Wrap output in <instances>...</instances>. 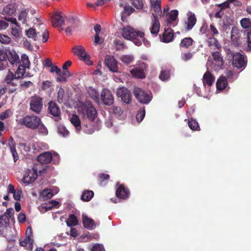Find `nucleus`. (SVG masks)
Instances as JSON below:
<instances>
[{
	"label": "nucleus",
	"instance_id": "f257e3e1",
	"mask_svg": "<svg viewBox=\"0 0 251 251\" xmlns=\"http://www.w3.org/2000/svg\"><path fill=\"white\" fill-rule=\"evenodd\" d=\"M77 112L79 116L82 119L84 132L87 134H92L95 131L94 129L91 127L88 128L87 124L85 123L92 122L96 118L97 112L95 108L91 102L87 101L80 104Z\"/></svg>",
	"mask_w": 251,
	"mask_h": 251
},
{
	"label": "nucleus",
	"instance_id": "f03ea898",
	"mask_svg": "<svg viewBox=\"0 0 251 251\" xmlns=\"http://www.w3.org/2000/svg\"><path fill=\"white\" fill-rule=\"evenodd\" d=\"M151 8L154 11L152 14L153 18L152 19V26L150 28L151 34L156 35L159 32L160 23L157 19L156 15L161 16L162 14L160 1L157 0H150Z\"/></svg>",
	"mask_w": 251,
	"mask_h": 251
},
{
	"label": "nucleus",
	"instance_id": "7ed1b4c3",
	"mask_svg": "<svg viewBox=\"0 0 251 251\" xmlns=\"http://www.w3.org/2000/svg\"><path fill=\"white\" fill-rule=\"evenodd\" d=\"M120 33L125 39L132 41L135 45L137 46L141 45V41L138 37H143L144 35L143 32L136 31L131 27L127 26L122 28Z\"/></svg>",
	"mask_w": 251,
	"mask_h": 251
},
{
	"label": "nucleus",
	"instance_id": "20e7f679",
	"mask_svg": "<svg viewBox=\"0 0 251 251\" xmlns=\"http://www.w3.org/2000/svg\"><path fill=\"white\" fill-rule=\"evenodd\" d=\"M41 119L35 115H27L17 120L18 124L31 129H37Z\"/></svg>",
	"mask_w": 251,
	"mask_h": 251
},
{
	"label": "nucleus",
	"instance_id": "39448f33",
	"mask_svg": "<svg viewBox=\"0 0 251 251\" xmlns=\"http://www.w3.org/2000/svg\"><path fill=\"white\" fill-rule=\"evenodd\" d=\"M38 165L34 166L32 169H27L25 171L22 179L23 183L25 185H28L34 182L37 178L38 171L41 174L45 171L44 169L38 171Z\"/></svg>",
	"mask_w": 251,
	"mask_h": 251
},
{
	"label": "nucleus",
	"instance_id": "423d86ee",
	"mask_svg": "<svg viewBox=\"0 0 251 251\" xmlns=\"http://www.w3.org/2000/svg\"><path fill=\"white\" fill-rule=\"evenodd\" d=\"M134 95L136 99L143 104H148L151 100L152 96L150 92H146L139 87L133 90Z\"/></svg>",
	"mask_w": 251,
	"mask_h": 251
},
{
	"label": "nucleus",
	"instance_id": "0eeeda50",
	"mask_svg": "<svg viewBox=\"0 0 251 251\" xmlns=\"http://www.w3.org/2000/svg\"><path fill=\"white\" fill-rule=\"evenodd\" d=\"M35 13L34 9L27 8L21 11L18 16V20L23 24H25L27 26L29 25V23L31 22Z\"/></svg>",
	"mask_w": 251,
	"mask_h": 251
},
{
	"label": "nucleus",
	"instance_id": "6e6552de",
	"mask_svg": "<svg viewBox=\"0 0 251 251\" xmlns=\"http://www.w3.org/2000/svg\"><path fill=\"white\" fill-rule=\"evenodd\" d=\"M72 50L74 54L77 55L80 60L84 61L87 65L92 64V62L90 60V56L82 46H75L73 48Z\"/></svg>",
	"mask_w": 251,
	"mask_h": 251
},
{
	"label": "nucleus",
	"instance_id": "1a4fd4ad",
	"mask_svg": "<svg viewBox=\"0 0 251 251\" xmlns=\"http://www.w3.org/2000/svg\"><path fill=\"white\" fill-rule=\"evenodd\" d=\"M54 158V159H59L58 154L56 152L52 153L47 151L41 153L37 157V160L42 164H47L50 163Z\"/></svg>",
	"mask_w": 251,
	"mask_h": 251
},
{
	"label": "nucleus",
	"instance_id": "9d476101",
	"mask_svg": "<svg viewBox=\"0 0 251 251\" xmlns=\"http://www.w3.org/2000/svg\"><path fill=\"white\" fill-rule=\"evenodd\" d=\"M231 56H232V64L234 67L237 68L244 67L246 64V60L244 55L239 53L232 54L231 52Z\"/></svg>",
	"mask_w": 251,
	"mask_h": 251
},
{
	"label": "nucleus",
	"instance_id": "9b49d317",
	"mask_svg": "<svg viewBox=\"0 0 251 251\" xmlns=\"http://www.w3.org/2000/svg\"><path fill=\"white\" fill-rule=\"evenodd\" d=\"M30 109L34 112L39 114L43 107L42 99L38 96L31 98L30 102Z\"/></svg>",
	"mask_w": 251,
	"mask_h": 251
},
{
	"label": "nucleus",
	"instance_id": "f8f14e48",
	"mask_svg": "<svg viewBox=\"0 0 251 251\" xmlns=\"http://www.w3.org/2000/svg\"><path fill=\"white\" fill-rule=\"evenodd\" d=\"M117 96L121 98V100L126 103H129L131 100V95L129 91L126 88L123 87L119 88L116 92Z\"/></svg>",
	"mask_w": 251,
	"mask_h": 251
},
{
	"label": "nucleus",
	"instance_id": "ddd939ff",
	"mask_svg": "<svg viewBox=\"0 0 251 251\" xmlns=\"http://www.w3.org/2000/svg\"><path fill=\"white\" fill-rule=\"evenodd\" d=\"M212 57L214 60L211 64V69L215 71L221 69L224 63L221 54L218 51L214 52Z\"/></svg>",
	"mask_w": 251,
	"mask_h": 251
},
{
	"label": "nucleus",
	"instance_id": "4468645a",
	"mask_svg": "<svg viewBox=\"0 0 251 251\" xmlns=\"http://www.w3.org/2000/svg\"><path fill=\"white\" fill-rule=\"evenodd\" d=\"M48 111L50 114L55 117V121H58L60 119V110L55 102H49Z\"/></svg>",
	"mask_w": 251,
	"mask_h": 251
},
{
	"label": "nucleus",
	"instance_id": "2eb2a0df",
	"mask_svg": "<svg viewBox=\"0 0 251 251\" xmlns=\"http://www.w3.org/2000/svg\"><path fill=\"white\" fill-rule=\"evenodd\" d=\"M104 62L110 71L114 73L118 72L117 62L114 56L106 55Z\"/></svg>",
	"mask_w": 251,
	"mask_h": 251
},
{
	"label": "nucleus",
	"instance_id": "dca6fc26",
	"mask_svg": "<svg viewBox=\"0 0 251 251\" xmlns=\"http://www.w3.org/2000/svg\"><path fill=\"white\" fill-rule=\"evenodd\" d=\"M6 57L9 63L13 66H17L20 63L19 56L17 53L13 50L7 51Z\"/></svg>",
	"mask_w": 251,
	"mask_h": 251
},
{
	"label": "nucleus",
	"instance_id": "f3484780",
	"mask_svg": "<svg viewBox=\"0 0 251 251\" xmlns=\"http://www.w3.org/2000/svg\"><path fill=\"white\" fill-rule=\"evenodd\" d=\"M101 99L105 105H111L113 102V97L111 91L104 89L101 92Z\"/></svg>",
	"mask_w": 251,
	"mask_h": 251
},
{
	"label": "nucleus",
	"instance_id": "a211bd4d",
	"mask_svg": "<svg viewBox=\"0 0 251 251\" xmlns=\"http://www.w3.org/2000/svg\"><path fill=\"white\" fill-rule=\"evenodd\" d=\"M51 23L54 27H61L64 25V19L61 12H56L51 17Z\"/></svg>",
	"mask_w": 251,
	"mask_h": 251
},
{
	"label": "nucleus",
	"instance_id": "6ab92c4d",
	"mask_svg": "<svg viewBox=\"0 0 251 251\" xmlns=\"http://www.w3.org/2000/svg\"><path fill=\"white\" fill-rule=\"evenodd\" d=\"M146 69V65L144 63L141 64L140 68H136L130 71L131 74L135 77L143 78L145 77L144 70Z\"/></svg>",
	"mask_w": 251,
	"mask_h": 251
},
{
	"label": "nucleus",
	"instance_id": "aec40b11",
	"mask_svg": "<svg viewBox=\"0 0 251 251\" xmlns=\"http://www.w3.org/2000/svg\"><path fill=\"white\" fill-rule=\"evenodd\" d=\"M188 19L187 21L186 22V29L187 30H190L193 28L195 25L197 19L194 13L189 12L187 14Z\"/></svg>",
	"mask_w": 251,
	"mask_h": 251
},
{
	"label": "nucleus",
	"instance_id": "412c9836",
	"mask_svg": "<svg viewBox=\"0 0 251 251\" xmlns=\"http://www.w3.org/2000/svg\"><path fill=\"white\" fill-rule=\"evenodd\" d=\"M82 218L83 224L85 228L89 229H92L95 227L94 221L88 217L86 214H83Z\"/></svg>",
	"mask_w": 251,
	"mask_h": 251
},
{
	"label": "nucleus",
	"instance_id": "4be33fe9",
	"mask_svg": "<svg viewBox=\"0 0 251 251\" xmlns=\"http://www.w3.org/2000/svg\"><path fill=\"white\" fill-rule=\"evenodd\" d=\"M215 80V78L209 72H206L203 76V86L206 87L211 86Z\"/></svg>",
	"mask_w": 251,
	"mask_h": 251
},
{
	"label": "nucleus",
	"instance_id": "5701e85b",
	"mask_svg": "<svg viewBox=\"0 0 251 251\" xmlns=\"http://www.w3.org/2000/svg\"><path fill=\"white\" fill-rule=\"evenodd\" d=\"M116 194L118 198L125 199L128 197L129 193L127 189H126L123 185H121L117 188Z\"/></svg>",
	"mask_w": 251,
	"mask_h": 251
},
{
	"label": "nucleus",
	"instance_id": "b1692460",
	"mask_svg": "<svg viewBox=\"0 0 251 251\" xmlns=\"http://www.w3.org/2000/svg\"><path fill=\"white\" fill-rule=\"evenodd\" d=\"M174 37L173 31L171 28H168L164 32L161 40L165 43L171 42Z\"/></svg>",
	"mask_w": 251,
	"mask_h": 251
},
{
	"label": "nucleus",
	"instance_id": "393cba45",
	"mask_svg": "<svg viewBox=\"0 0 251 251\" xmlns=\"http://www.w3.org/2000/svg\"><path fill=\"white\" fill-rule=\"evenodd\" d=\"M26 35L29 38L33 39L34 41H40V38L38 35L36 30L33 28H29L25 31ZM39 32H38V34Z\"/></svg>",
	"mask_w": 251,
	"mask_h": 251
},
{
	"label": "nucleus",
	"instance_id": "a878e982",
	"mask_svg": "<svg viewBox=\"0 0 251 251\" xmlns=\"http://www.w3.org/2000/svg\"><path fill=\"white\" fill-rule=\"evenodd\" d=\"M70 122L75 127L77 131H79L81 129V122L79 116L76 114L73 115L70 118Z\"/></svg>",
	"mask_w": 251,
	"mask_h": 251
},
{
	"label": "nucleus",
	"instance_id": "bb28decb",
	"mask_svg": "<svg viewBox=\"0 0 251 251\" xmlns=\"http://www.w3.org/2000/svg\"><path fill=\"white\" fill-rule=\"evenodd\" d=\"M223 29L224 30L226 31L230 28V26L234 25V22L232 18L226 16L223 19Z\"/></svg>",
	"mask_w": 251,
	"mask_h": 251
},
{
	"label": "nucleus",
	"instance_id": "cd10ccee",
	"mask_svg": "<svg viewBox=\"0 0 251 251\" xmlns=\"http://www.w3.org/2000/svg\"><path fill=\"white\" fill-rule=\"evenodd\" d=\"M240 37V33L238 28L233 26L231 31V39L235 43H237Z\"/></svg>",
	"mask_w": 251,
	"mask_h": 251
},
{
	"label": "nucleus",
	"instance_id": "c85d7f7f",
	"mask_svg": "<svg viewBox=\"0 0 251 251\" xmlns=\"http://www.w3.org/2000/svg\"><path fill=\"white\" fill-rule=\"evenodd\" d=\"M227 85L226 79L224 76H221L216 83L217 91L224 89Z\"/></svg>",
	"mask_w": 251,
	"mask_h": 251
},
{
	"label": "nucleus",
	"instance_id": "c756f323",
	"mask_svg": "<svg viewBox=\"0 0 251 251\" xmlns=\"http://www.w3.org/2000/svg\"><path fill=\"white\" fill-rule=\"evenodd\" d=\"M119 5L120 7H124V9L121 13L122 18L124 15H129L135 11L134 9L129 5H124L123 3H120Z\"/></svg>",
	"mask_w": 251,
	"mask_h": 251
},
{
	"label": "nucleus",
	"instance_id": "7c9ffc66",
	"mask_svg": "<svg viewBox=\"0 0 251 251\" xmlns=\"http://www.w3.org/2000/svg\"><path fill=\"white\" fill-rule=\"evenodd\" d=\"M193 40L191 37H186L183 39L179 44L180 48L187 49L192 45Z\"/></svg>",
	"mask_w": 251,
	"mask_h": 251
},
{
	"label": "nucleus",
	"instance_id": "2f4dec72",
	"mask_svg": "<svg viewBox=\"0 0 251 251\" xmlns=\"http://www.w3.org/2000/svg\"><path fill=\"white\" fill-rule=\"evenodd\" d=\"M15 12V5L13 4H8L4 7L3 13L8 15H12Z\"/></svg>",
	"mask_w": 251,
	"mask_h": 251
},
{
	"label": "nucleus",
	"instance_id": "473e14b6",
	"mask_svg": "<svg viewBox=\"0 0 251 251\" xmlns=\"http://www.w3.org/2000/svg\"><path fill=\"white\" fill-rule=\"evenodd\" d=\"M178 12L177 10H173L167 14L168 16V23H172L175 21L177 18Z\"/></svg>",
	"mask_w": 251,
	"mask_h": 251
},
{
	"label": "nucleus",
	"instance_id": "72a5a7b5",
	"mask_svg": "<svg viewBox=\"0 0 251 251\" xmlns=\"http://www.w3.org/2000/svg\"><path fill=\"white\" fill-rule=\"evenodd\" d=\"M57 78V80L60 82H66L69 77L71 76V73L67 70H64V72L58 75Z\"/></svg>",
	"mask_w": 251,
	"mask_h": 251
},
{
	"label": "nucleus",
	"instance_id": "f704fd0d",
	"mask_svg": "<svg viewBox=\"0 0 251 251\" xmlns=\"http://www.w3.org/2000/svg\"><path fill=\"white\" fill-rule=\"evenodd\" d=\"M11 34L15 38H20L22 36V31L20 27V25H19V26L12 27Z\"/></svg>",
	"mask_w": 251,
	"mask_h": 251
},
{
	"label": "nucleus",
	"instance_id": "c9c22d12",
	"mask_svg": "<svg viewBox=\"0 0 251 251\" xmlns=\"http://www.w3.org/2000/svg\"><path fill=\"white\" fill-rule=\"evenodd\" d=\"M53 196V194L50 189H44L40 194V197L45 200L51 198Z\"/></svg>",
	"mask_w": 251,
	"mask_h": 251
},
{
	"label": "nucleus",
	"instance_id": "e433bc0d",
	"mask_svg": "<svg viewBox=\"0 0 251 251\" xmlns=\"http://www.w3.org/2000/svg\"><path fill=\"white\" fill-rule=\"evenodd\" d=\"M93 196L94 192L92 191H85L83 193L81 196V200L84 201H88L91 200Z\"/></svg>",
	"mask_w": 251,
	"mask_h": 251
},
{
	"label": "nucleus",
	"instance_id": "4c0bfd02",
	"mask_svg": "<svg viewBox=\"0 0 251 251\" xmlns=\"http://www.w3.org/2000/svg\"><path fill=\"white\" fill-rule=\"evenodd\" d=\"M18 80H12L10 82L7 83L8 92L9 93H12L16 90V86L17 85V82Z\"/></svg>",
	"mask_w": 251,
	"mask_h": 251
},
{
	"label": "nucleus",
	"instance_id": "58836bf2",
	"mask_svg": "<svg viewBox=\"0 0 251 251\" xmlns=\"http://www.w3.org/2000/svg\"><path fill=\"white\" fill-rule=\"evenodd\" d=\"M18 65V69L15 75V77L19 79L24 75L25 73V68H26L19 65V64Z\"/></svg>",
	"mask_w": 251,
	"mask_h": 251
},
{
	"label": "nucleus",
	"instance_id": "ea45409f",
	"mask_svg": "<svg viewBox=\"0 0 251 251\" xmlns=\"http://www.w3.org/2000/svg\"><path fill=\"white\" fill-rule=\"evenodd\" d=\"M77 224L78 221L76 217L74 214L71 215L67 221V226H75Z\"/></svg>",
	"mask_w": 251,
	"mask_h": 251
},
{
	"label": "nucleus",
	"instance_id": "a19ab883",
	"mask_svg": "<svg viewBox=\"0 0 251 251\" xmlns=\"http://www.w3.org/2000/svg\"><path fill=\"white\" fill-rule=\"evenodd\" d=\"M30 63L28 56L25 54H23L21 56V64L19 65L26 68H29Z\"/></svg>",
	"mask_w": 251,
	"mask_h": 251
},
{
	"label": "nucleus",
	"instance_id": "79ce46f5",
	"mask_svg": "<svg viewBox=\"0 0 251 251\" xmlns=\"http://www.w3.org/2000/svg\"><path fill=\"white\" fill-rule=\"evenodd\" d=\"M88 94L90 96L95 100V101L98 102L99 100V93L95 89L93 88H89L88 89Z\"/></svg>",
	"mask_w": 251,
	"mask_h": 251
},
{
	"label": "nucleus",
	"instance_id": "37998d69",
	"mask_svg": "<svg viewBox=\"0 0 251 251\" xmlns=\"http://www.w3.org/2000/svg\"><path fill=\"white\" fill-rule=\"evenodd\" d=\"M208 44L209 46H214L217 49H219L221 47V45L218 40L214 37L208 39Z\"/></svg>",
	"mask_w": 251,
	"mask_h": 251
},
{
	"label": "nucleus",
	"instance_id": "c03bdc74",
	"mask_svg": "<svg viewBox=\"0 0 251 251\" xmlns=\"http://www.w3.org/2000/svg\"><path fill=\"white\" fill-rule=\"evenodd\" d=\"M120 59L123 63L128 64L132 62L134 57L131 55H123L120 57Z\"/></svg>",
	"mask_w": 251,
	"mask_h": 251
},
{
	"label": "nucleus",
	"instance_id": "a18cd8bd",
	"mask_svg": "<svg viewBox=\"0 0 251 251\" xmlns=\"http://www.w3.org/2000/svg\"><path fill=\"white\" fill-rule=\"evenodd\" d=\"M103 34H95L94 36V43L95 45L102 44L104 41L103 37Z\"/></svg>",
	"mask_w": 251,
	"mask_h": 251
},
{
	"label": "nucleus",
	"instance_id": "49530a36",
	"mask_svg": "<svg viewBox=\"0 0 251 251\" xmlns=\"http://www.w3.org/2000/svg\"><path fill=\"white\" fill-rule=\"evenodd\" d=\"M65 93L64 89L60 87L59 88L57 92V101L59 103H62L64 101Z\"/></svg>",
	"mask_w": 251,
	"mask_h": 251
},
{
	"label": "nucleus",
	"instance_id": "de8ad7c7",
	"mask_svg": "<svg viewBox=\"0 0 251 251\" xmlns=\"http://www.w3.org/2000/svg\"><path fill=\"white\" fill-rule=\"evenodd\" d=\"M58 132L63 137H66L69 134V131L63 125H59L58 126Z\"/></svg>",
	"mask_w": 251,
	"mask_h": 251
},
{
	"label": "nucleus",
	"instance_id": "09e8293b",
	"mask_svg": "<svg viewBox=\"0 0 251 251\" xmlns=\"http://www.w3.org/2000/svg\"><path fill=\"white\" fill-rule=\"evenodd\" d=\"M188 126L189 127L193 130H199V126L198 122L193 119L189 120Z\"/></svg>",
	"mask_w": 251,
	"mask_h": 251
},
{
	"label": "nucleus",
	"instance_id": "8fccbe9b",
	"mask_svg": "<svg viewBox=\"0 0 251 251\" xmlns=\"http://www.w3.org/2000/svg\"><path fill=\"white\" fill-rule=\"evenodd\" d=\"M170 72L169 71H162L159 75L160 79L162 81H166L170 78Z\"/></svg>",
	"mask_w": 251,
	"mask_h": 251
},
{
	"label": "nucleus",
	"instance_id": "3c124183",
	"mask_svg": "<svg viewBox=\"0 0 251 251\" xmlns=\"http://www.w3.org/2000/svg\"><path fill=\"white\" fill-rule=\"evenodd\" d=\"M37 128L38 129L39 132L43 135H47L48 133L47 128L42 123L41 120H40V123L37 126Z\"/></svg>",
	"mask_w": 251,
	"mask_h": 251
},
{
	"label": "nucleus",
	"instance_id": "603ef678",
	"mask_svg": "<svg viewBox=\"0 0 251 251\" xmlns=\"http://www.w3.org/2000/svg\"><path fill=\"white\" fill-rule=\"evenodd\" d=\"M193 55V53L187 51L181 54V58L184 61H187L192 58Z\"/></svg>",
	"mask_w": 251,
	"mask_h": 251
},
{
	"label": "nucleus",
	"instance_id": "864d4df0",
	"mask_svg": "<svg viewBox=\"0 0 251 251\" xmlns=\"http://www.w3.org/2000/svg\"><path fill=\"white\" fill-rule=\"evenodd\" d=\"M19 146L21 150L24 151L25 152L29 151L31 149L30 145L27 143H20L19 144Z\"/></svg>",
	"mask_w": 251,
	"mask_h": 251
},
{
	"label": "nucleus",
	"instance_id": "5fc2aeb1",
	"mask_svg": "<svg viewBox=\"0 0 251 251\" xmlns=\"http://www.w3.org/2000/svg\"><path fill=\"white\" fill-rule=\"evenodd\" d=\"M9 223V219L5 215H1L0 216V227H2L5 225H8Z\"/></svg>",
	"mask_w": 251,
	"mask_h": 251
},
{
	"label": "nucleus",
	"instance_id": "6e6d98bb",
	"mask_svg": "<svg viewBox=\"0 0 251 251\" xmlns=\"http://www.w3.org/2000/svg\"><path fill=\"white\" fill-rule=\"evenodd\" d=\"M242 27L244 28H247L251 25L250 20L248 18H243L240 21Z\"/></svg>",
	"mask_w": 251,
	"mask_h": 251
},
{
	"label": "nucleus",
	"instance_id": "4d7b16f0",
	"mask_svg": "<svg viewBox=\"0 0 251 251\" xmlns=\"http://www.w3.org/2000/svg\"><path fill=\"white\" fill-rule=\"evenodd\" d=\"M11 42L10 38L6 35L0 33V42L4 44H8Z\"/></svg>",
	"mask_w": 251,
	"mask_h": 251
},
{
	"label": "nucleus",
	"instance_id": "13d9d810",
	"mask_svg": "<svg viewBox=\"0 0 251 251\" xmlns=\"http://www.w3.org/2000/svg\"><path fill=\"white\" fill-rule=\"evenodd\" d=\"M12 114L11 110L8 109L0 114V120H4L9 118Z\"/></svg>",
	"mask_w": 251,
	"mask_h": 251
},
{
	"label": "nucleus",
	"instance_id": "bf43d9fd",
	"mask_svg": "<svg viewBox=\"0 0 251 251\" xmlns=\"http://www.w3.org/2000/svg\"><path fill=\"white\" fill-rule=\"evenodd\" d=\"M34 242L33 239H30L27 238H25L23 240H21L20 242V245L22 247H25L27 244H30V245L32 246Z\"/></svg>",
	"mask_w": 251,
	"mask_h": 251
},
{
	"label": "nucleus",
	"instance_id": "052dcab7",
	"mask_svg": "<svg viewBox=\"0 0 251 251\" xmlns=\"http://www.w3.org/2000/svg\"><path fill=\"white\" fill-rule=\"evenodd\" d=\"M145 115V110L144 109H140L137 115H136V120L138 122H141L143 119H144Z\"/></svg>",
	"mask_w": 251,
	"mask_h": 251
},
{
	"label": "nucleus",
	"instance_id": "680f3d73",
	"mask_svg": "<svg viewBox=\"0 0 251 251\" xmlns=\"http://www.w3.org/2000/svg\"><path fill=\"white\" fill-rule=\"evenodd\" d=\"M12 80H18V79L15 77V74L14 75L13 73L9 71L5 77V80L6 83H8L10 82Z\"/></svg>",
	"mask_w": 251,
	"mask_h": 251
},
{
	"label": "nucleus",
	"instance_id": "e2e57ef3",
	"mask_svg": "<svg viewBox=\"0 0 251 251\" xmlns=\"http://www.w3.org/2000/svg\"><path fill=\"white\" fill-rule=\"evenodd\" d=\"M112 112L118 117H120L123 113V111L119 106H114L112 108Z\"/></svg>",
	"mask_w": 251,
	"mask_h": 251
},
{
	"label": "nucleus",
	"instance_id": "0e129e2a",
	"mask_svg": "<svg viewBox=\"0 0 251 251\" xmlns=\"http://www.w3.org/2000/svg\"><path fill=\"white\" fill-rule=\"evenodd\" d=\"M132 4L136 8L138 9H141L143 7L142 0H132Z\"/></svg>",
	"mask_w": 251,
	"mask_h": 251
},
{
	"label": "nucleus",
	"instance_id": "69168bd1",
	"mask_svg": "<svg viewBox=\"0 0 251 251\" xmlns=\"http://www.w3.org/2000/svg\"><path fill=\"white\" fill-rule=\"evenodd\" d=\"M91 251H105V249L102 245L96 244L92 246Z\"/></svg>",
	"mask_w": 251,
	"mask_h": 251
},
{
	"label": "nucleus",
	"instance_id": "338daca9",
	"mask_svg": "<svg viewBox=\"0 0 251 251\" xmlns=\"http://www.w3.org/2000/svg\"><path fill=\"white\" fill-rule=\"evenodd\" d=\"M13 213H14V210L13 208H9L7 209L5 212V213L3 214V215L6 216L7 217L9 218V219L13 220L14 219V216H13Z\"/></svg>",
	"mask_w": 251,
	"mask_h": 251
},
{
	"label": "nucleus",
	"instance_id": "774afa93",
	"mask_svg": "<svg viewBox=\"0 0 251 251\" xmlns=\"http://www.w3.org/2000/svg\"><path fill=\"white\" fill-rule=\"evenodd\" d=\"M10 149L11 152L12 154V155H13V157L14 158V160L15 162H16L18 159L19 157H18V154L17 152L16 149H15V147L11 146V147H10Z\"/></svg>",
	"mask_w": 251,
	"mask_h": 251
}]
</instances>
